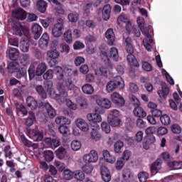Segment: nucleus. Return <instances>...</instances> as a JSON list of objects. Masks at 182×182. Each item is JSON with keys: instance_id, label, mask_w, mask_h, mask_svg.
Here are the masks:
<instances>
[{"instance_id": "f257e3e1", "label": "nucleus", "mask_w": 182, "mask_h": 182, "mask_svg": "<svg viewBox=\"0 0 182 182\" xmlns=\"http://www.w3.org/2000/svg\"><path fill=\"white\" fill-rule=\"evenodd\" d=\"M136 22L142 34L145 36V39L143 41V45L145 49L150 52L151 51V49H153V43L154 41L151 38V35L149 33V29L144 28V18L139 17Z\"/></svg>"}, {"instance_id": "f03ea898", "label": "nucleus", "mask_w": 182, "mask_h": 182, "mask_svg": "<svg viewBox=\"0 0 182 182\" xmlns=\"http://www.w3.org/2000/svg\"><path fill=\"white\" fill-rule=\"evenodd\" d=\"M116 89H124V81L120 76L115 77L113 80L108 82L106 85V90L108 93H112Z\"/></svg>"}, {"instance_id": "7ed1b4c3", "label": "nucleus", "mask_w": 182, "mask_h": 182, "mask_svg": "<svg viewBox=\"0 0 182 182\" xmlns=\"http://www.w3.org/2000/svg\"><path fill=\"white\" fill-rule=\"evenodd\" d=\"M48 69V66L45 63H40L38 64L36 71L35 67L33 65H31L28 68V75L30 80H32L35 76H42L46 70Z\"/></svg>"}, {"instance_id": "20e7f679", "label": "nucleus", "mask_w": 182, "mask_h": 182, "mask_svg": "<svg viewBox=\"0 0 182 182\" xmlns=\"http://www.w3.org/2000/svg\"><path fill=\"white\" fill-rule=\"evenodd\" d=\"M57 90H58L59 94H56L55 97H53L54 100H56L58 103L60 105H62L65 102V100L66 97H68V92H66V90L65 89V85L62 83H59L57 85Z\"/></svg>"}, {"instance_id": "39448f33", "label": "nucleus", "mask_w": 182, "mask_h": 182, "mask_svg": "<svg viewBox=\"0 0 182 182\" xmlns=\"http://www.w3.org/2000/svg\"><path fill=\"white\" fill-rule=\"evenodd\" d=\"M99 161V154L96 150H91L89 154H86L82 157V161L85 164H90V163H97Z\"/></svg>"}, {"instance_id": "423d86ee", "label": "nucleus", "mask_w": 182, "mask_h": 182, "mask_svg": "<svg viewBox=\"0 0 182 182\" xmlns=\"http://www.w3.org/2000/svg\"><path fill=\"white\" fill-rule=\"evenodd\" d=\"M65 26L62 23H55L52 28V36L53 38H60L63 35Z\"/></svg>"}, {"instance_id": "0eeeda50", "label": "nucleus", "mask_w": 182, "mask_h": 182, "mask_svg": "<svg viewBox=\"0 0 182 182\" xmlns=\"http://www.w3.org/2000/svg\"><path fill=\"white\" fill-rule=\"evenodd\" d=\"M77 127L83 133H89L90 128L89 124L83 119L78 118L75 120Z\"/></svg>"}, {"instance_id": "6e6552de", "label": "nucleus", "mask_w": 182, "mask_h": 182, "mask_svg": "<svg viewBox=\"0 0 182 182\" xmlns=\"http://www.w3.org/2000/svg\"><path fill=\"white\" fill-rule=\"evenodd\" d=\"M111 100L114 105H117V106H124V103H126L124 98H123V97H122L117 92H114L111 95Z\"/></svg>"}, {"instance_id": "1a4fd4ad", "label": "nucleus", "mask_w": 182, "mask_h": 182, "mask_svg": "<svg viewBox=\"0 0 182 182\" xmlns=\"http://www.w3.org/2000/svg\"><path fill=\"white\" fill-rule=\"evenodd\" d=\"M99 124H95L92 127V132L90 134V136L92 140L95 141H99L102 139V134L99 132Z\"/></svg>"}, {"instance_id": "9d476101", "label": "nucleus", "mask_w": 182, "mask_h": 182, "mask_svg": "<svg viewBox=\"0 0 182 182\" xmlns=\"http://www.w3.org/2000/svg\"><path fill=\"white\" fill-rule=\"evenodd\" d=\"M13 29L15 35L17 36H22V35H24V36H28V35H29V31L25 28L23 26H21V23L14 26Z\"/></svg>"}, {"instance_id": "9b49d317", "label": "nucleus", "mask_w": 182, "mask_h": 182, "mask_svg": "<svg viewBox=\"0 0 182 182\" xmlns=\"http://www.w3.org/2000/svg\"><path fill=\"white\" fill-rule=\"evenodd\" d=\"M44 88L48 92V95L51 99L53 97H58L55 89H53V82L50 80H46L44 82Z\"/></svg>"}, {"instance_id": "f8f14e48", "label": "nucleus", "mask_w": 182, "mask_h": 182, "mask_svg": "<svg viewBox=\"0 0 182 182\" xmlns=\"http://www.w3.org/2000/svg\"><path fill=\"white\" fill-rule=\"evenodd\" d=\"M87 119L88 122L93 123L95 126H96L97 123H100V122H102V116L96 112L87 114Z\"/></svg>"}, {"instance_id": "ddd939ff", "label": "nucleus", "mask_w": 182, "mask_h": 182, "mask_svg": "<svg viewBox=\"0 0 182 182\" xmlns=\"http://www.w3.org/2000/svg\"><path fill=\"white\" fill-rule=\"evenodd\" d=\"M102 12V18L104 21H109L110 19V12H112V6L110 5L107 4L104 6L103 9H100L97 11V14H101Z\"/></svg>"}, {"instance_id": "4468645a", "label": "nucleus", "mask_w": 182, "mask_h": 182, "mask_svg": "<svg viewBox=\"0 0 182 182\" xmlns=\"http://www.w3.org/2000/svg\"><path fill=\"white\" fill-rule=\"evenodd\" d=\"M100 174L102 180L105 182H109L112 180V175L110 174V170L107 168L105 166H102L100 167Z\"/></svg>"}, {"instance_id": "2eb2a0df", "label": "nucleus", "mask_w": 182, "mask_h": 182, "mask_svg": "<svg viewBox=\"0 0 182 182\" xmlns=\"http://www.w3.org/2000/svg\"><path fill=\"white\" fill-rule=\"evenodd\" d=\"M38 45L41 49L46 50L48 49V45H49V35L47 33H44L39 40Z\"/></svg>"}, {"instance_id": "dca6fc26", "label": "nucleus", "mask_w": 182, "mask_h": 182, "mask_svg": "<svg viewBox=\"0 0 182 182\" xmlns=\"http://www.w3.org/2000/svg\"><path fill=\"white\" fill-rule=\"evenodd\" d=\"M31 33H33L34 39H39V38H41V36L42 35V26H41L38 23L33 24L31 27Z\"/></svg>"}, {"instance_id": "f3484780", "label": "nucleus", "mask_w": 182, "mask_h": 182, "mask_svg": "<svg viewBox=\"0 0 182 182\" xmlns=\"http://www.w3.org/2000/svg\"><path fill=\"white\" fill-rule=\"evenodd\" d=\"M12 16L13 18H16V19L23 21L26 19V11H25L22 9H16V11L12 12Z\"/></svg>"}, {"instance_id": "a211bd4d", "label": "nucleus", "mask_w": 182, "mask_h": 182, "mask_svg": "<svg viewBox=\"0 0 182 182\" xmlns=\"http://www.w3.org/2000/svg\"><path fill=\"white\" fill-rule=\"evenodd\" d=\"M168 87H167V84L163 82L161 84V90H158V95L159 97L164 100L167 99V95H168Z\"/></svg>"}, {"instance_id": "6ab92c4d", "label": "nucleus", "mask_w": 182, "mask_h": 182, "mask_svg": "<svg viewBox=\"0 0 182 182\" xmlns=\"http://www.w3.org/2000/svg\"><path fill=\"white\" fill-rule=\"evenodd\" d=\"M105 36L108 41V45H109L110 46H113L116 41V37L114 36V32L113 31V29L109 28L105 33Z\"/></svg>"}, {"instance_id": "aec40b11", "label": "nucleus", "mask_w": 182, "mask_h": 182, "mask_svg": "<svg viewBox=\"0 0 182 182\" xmlns=\"http://www.w3.org/2000/svg\"><path fill=\"white\" fill-rule=\"evenodd\" d=\"M97 104L103 109H110L112 107V102L107 98H100L97 100Z\"/></svg>"}, {"instance_id": "412c9836", "label": "nucleus", "mask_w": 182, "mask_h": 182, "mask_svg": "<svg viewBox=\"0 0 182 182\" xmlns=\"http://www.w3.org/2000/svg\"><path fill=\"white\" fill-rule=\"evenodd\" d=\"M161 169V160L157 159L150 167L151 173L152 176L157 174V171Z\"/></svg>"}, {"instance_id": "4be33fe9", "label": "nucleus", "mask_w": 182, "mask_h": 182, "mask_svg": "<svg viewBox=\"0 0 182 182\" xmlns=\"http://www.w3.org/2000/svg\"><path fill=\"white\" fill-rule=\"evenodd\" d=\"M102 156L107 163H109V164H114L116 163V157L112 156L108 150L102 151Z\"/></svg>"}, {"instance_id": "5701e85b", "label": "nucleus", "mask_w": 182, "mask_h": 182, "mask_svg": "<svg viewBox=\"0 0 182 182\" xmlns=\"http://www.w3.org/2000/svg\"><path fill=\"white\" fill-rule=\"evenodd\" d=\"M78 24L80 26H82L83 29H85V26L90 29H94L96 28V23L92 20H87L85 21V23L83 21V20H80L78 22Z\"/></svg>"}, {"instance_id": "b1692460", "label": "nucleus", "mask_w": 182, "mask_h": 182, "mask_svg": "<svg viewBox=\"0 0 182 182\" xmlns=\"http://www.w3.org/2000/svg\"><path fill=\"white\" fill-rule=\"evenodd\" d=\"M29 138L32 139L33 141H42L43 140V134L40 131L34 130L32 132Z\"/></svg>"}, {"instance_id": "393cba45", "label": "nucleus", "mask_w": 182, "mask_h": 182, "mask_svg": "<svg viewBox=\"0 0 182 182\" xmlns=\"http://www.w3.org/2000/svg\"><path fill=\"white\" fill-rule=\"evenodd\" d=\"M16 112L18 116H26L28 114V111L26 110V108L23 105L16 103Z\"/></svg>"}, {"instance_id": "a878e982", "label": "nucleus", "mask_w": 182, "mask_h": 182, "mask_svg": "<svg viewBox=\"0 0 182 182\" xmlns=\"http://www.w3.org/2000/svg\"><path fill=\"white\" fill-rule=\"evenodd\" d=\"M82 91L85 95H93L95 93V87L90 84H85L82 87Z\"/></svg>"}, {"instance_id": "bb28decb", "label": "nucleus", "mask_w": 182, "mask_h": 182, "mask_svg": "<svg viewBox=\"0 0 182 182\" xmlns=\"http://www.w3.org/2000/svg\"><path fill=\"white\" fill-rule=\"evenodd\" d=\"M27 106L31 109V110H35L38 107V101L33 97H28L26 99Z\"/></svg>"}, {"instance_id": "cd10ccee", "label": "nucleus", "mask_w": 182, "mask_h": 182, "mask_svg": "<svg viewBox=\"0 0 182 182\" xmlns=\"http://www.w3.org/2000/svg\"><path fill=\"white\" fill-rule=\"evenodd\" d=\"M55 123L56 124H60V126H65V124H70L72 122H70V119L65 117L59 116L55 118Z\"/></svg>"}, {"instance_id": "c85d7f7f", "label": "nucleus", "mask_w": 182, "mask_h": 182, "mask_svg": "<svg viewBox=\"0 0 182 182\" xmlns=\"http://www.w3.org/2000/svg\"><path fill=\"white\" fill-rule=\"evenodd\" d=\"M36 7L39 12H41V14H44V12H46L48 4L43 0H38L36 2Z\"/></svg>"}, {"instance_id": "c756f323", "label": "nucleus", "mask_w": 182, "mask_h": 182, "mask_svg": "<svg viewBox=\"0 0 182 182\" xmlns=\"http://www.w3.org/2000/svg\"><path fill=\"white\" fill-rule=\"evenodd\" d=\"M109 56L114 62H119V50L116 47H112L109 50Z\"/></svg>"}, {"instance_id": "7c9ffc66", "label": "nucleus", "mask_w": 182, "mask_h": 182, "mask_svg": "<svg viewBox=\"0 0 182 182\" xmlns=\"http://www.w3.org/2000/svg\"><path fill=\"white\" fill-rule=\"evenodd\" d=\"M29 46H31L29 40H23L20 42V49L21 52H23L24 53L29 52Z\"/></svg>"}, {"instance_id": "2f4dec72", "label": "nucleus", "mask_w": 182, "mask_h": 182, "mask_svg": "<svg viewBox=\"0 0 182 182\" xmlns=\"http://www.w3.org/2000/svg\"><path fill=\"white\" fill-rule=\"evenodd\" d=\"M134 114L136 117H146L147 116V113L140 106H137L134 109Z\"/></svg>"}, {"instance_id": "473e14b6", "label": "nucleus", "mask_w": 182, "mask_h": 182, "mask_svg": "<svg viewBox=\"0 0 182 182\" xmlns=\"http://www.w3.org/2000/svg\"><path fill=\"white\" fill-rule=\"evenodd\" d=\"M45 107L46 109L47 113L50 119H53L56 116V111L53 107H52V105L49 104V102H46L45 104Z\"/></svg>"}, {"instance_id": "72a5a7b5", "label": "nucleus", "mask_w": 182, "mask_h": 182, "mask_svg": "<svg viewBox=\"0 0 182 182\" xmlns=\"http://www.w3.org/2000/svg\"><path fill=\"white\" fill-rule=\"evenodd\" d=\"M129 21V16L124 14H121L120 16L117 18V23L119 26H124Z\"/></svg>"}, {"instance_id": "f704fd0d", "label": "nucleus", "mask_w": 182, "mask_h": 182, "mask_svg": "<svg viewBox=\"0 0 182 182\" xmlns=\"http://www.w3.org/2000/svg\"><path fill=\"white\" fill-rule=\"evenodd\" d=\"M122 177L125 181H132L133 180V173L129 168H124L122 171Z\"/></svg>"}, {"instance_id": "c9c22d12", "label": "nucleus", "mask_w": 182, "mask_h": 182, "mask_svg": "<svg viewBox=\"0 0 182 182\" xmlns=\"http://www.w3.org/2000/svg\"><path fill=\"white\" fill-rule=\"evenodd\" d=\"M129 65L130 66H134L135 68H139V62L137 61V59H136V57L133 54H128L127 58Z\"/></svg>"}, {"instance_id": "e433bc0d", "label": "nucleus", "mask_w": 182, "mask_h": 182, "mask_svg": "<svg viewBox=\"0 0 182 182\" xmlns=\"http://www.w3.org/2000/svg\"><path fill=\"white\" fill-rule=\"evenodd\" d=\"M18 68L19 64L15 61L11 62L7 67L9 73H15V72H18Z\"/></svg>"}, {"instance_id": "4c0bfd02", "label": "nucleus", "mask_w": 182, "mask_h": 182, "mask_svg": "<svg viewBox=\"0 0 182 182\" xmlns=\"http://www.w3.org/2000/svg\"><path fill=\"white\" fill-rule=\"evenodd\" d=\"M9 58L11 60H16L18 56H19V51L15 48H11L9 51Z\"/></svg>"}, {"instance_id": "58836bf2", "label": "nucleus", "mask_w": 182, "mask_h": 182, "mask_svg": "<svg viewBox=\"0 0 182 182\" xmlns=\"http://www.w3.org/2000/svg\"><path fill=\"white\" fill-rule=\"evenodd\" d=\"M63 177L64 180H67V181L72 180V178L75 177V172L69 169H65L63 173Z\"/></svg>"}, {"instance_id": "ea45409f", "label": "nucleus", "mask_w": 182, "mask_h": 182, "mask_svg": "<svg viewBox=\"0 0 182 182\" xmlns=\"http://www.w3.org/2000/svg\"><path fill=\"white\" fill-rule=\"evenodd\" d=\"M36 118H35V114L32 112H28V117L26 120V126H28V127H31L35 122Z\"/></svg>"}, {"instance_id": "a19ab883", "label": "nucleus", "mask_w": 182, "mask_h": 182, "mask_svg": "<svg viewBox=\"0 0 182 182\" xmlns=\"http://www.w3.org/2000/svg\"><path fill=\"white\" fill-rule=\"evenodd\" d=\"M36 90L37 93H38L39 96L42 97V99H46V97H48L46 91H45V89H43V87L42 85H37L36 87Z\"/></svg>"}, {"instance_id": "79ce46f5", "label": "nucleus", "mask_w": 182, "mask_h": 182, "mask_svg": "<svg viewBox=\"0 0 182 182\" xmlns=\"http://www.w3.org/2000/svg\"><path fill=\"white\" fill-rule=\"evenodd\" d=\"M55 154L60 160H62L65 159V156H66V149L63 147H60L57 149L55 151Z\"/></svg>"}, {"instance_id": "37998d69", "label": "nucleus", "mask_w": 182, "mask_h": 182, "mask_svg": "<svg viewBox=\"0 0 182 182\" xmlns=\"http://www.w3.org/2000/svg\"><path fill=\"white\" fill-rule=\"evenodd\" d=\"M124 146V144H123V141H117L114 144V151L115 153L120 154L122 153V149Z\"/></svg>"}, {"instance_id": "c03bdc74", "label": "nucleus", "mask_w": 182, "mask_h": 182, "mask_svg": "<svg viewBox=\"0 0 182 182\" xmlns=\"http://www.w3.org/2000/svg\"><path fill=\"white\" fill-rule=\"evenodd\" d=\"M64 40L67 43H72L73 42V37L72 36V31L70 30H68L64 33Z\"/></svg>"}, {"instance_id": "a18cd8bd", "label": "nucleus", "mask_w": 182, "mask_h": 182, "mask_svg": "<svg viewBox=\"0 0 182 182\" xmlns=\"http://www.w3.org/2000/svg\"><path fill=\"white\" fill-rule=\"evenodd\" d=\"M54 72H55L58 80H62V79H63V69L60 66L55 67Z\"/></svg>"}, {"instance_id": "49530a36", "label": "nucleus", "mask_w": 182, "mask_h": 182, "mask_svg": "<svg viewBox=\"0 0 182 182\" xmlns=\"http://www.w3.org/2000/svg\"><path fill=\"white\" fill-rule=\"evenodd\" d=\"M108 122L112 127H117L120 126V123H122L120 118H108Z\"/></svg>"}, {"instance_id": "de8ad7c7", "label": "nucleus", "mask_w": 182, "mask_h": 182, "mask_svg": "<svg viewBox=\"0 0 182 182\" xmlns=\"http://www.w3.org/2000/svg\"><path fill=\"white\" fill-rule=\"evenodd\" d=\"M47 56L50 59H58L60 56V53L56 50H49L47 53Z\"/></svg>"}, {"instance_id": "09e8293b", "label": "nucleus", "mask_w": 182, "mask_h": 182, "mask_svg": "<svg viewBox=\"0 0 182 182\" xmlns=\"http://www.w3.org/2000/svg\"><path fill=\"white\" fill-rule=\"evenodd\" d=\"M82 148V144L78 140H73L71 142V149L73 151H77Z\"/></svg>"}, {"instance_id": "8fccbe9b", "label": "nucleus", "mask_w": 182, "mask_h": 182, "mask_svg": "<svg viewBox=\"0 0 182 182\" xmlns=\"http://www.w3.org/2000/svg\"><path fill=\"white\" fill-rule=\"evenodd\" d=\"M160 121L164 126H168L170 123H171V119H170V117L167 114H164L161 116Z\"/></svg>"}, {"instance_id": "3c124183", "label": "nucleus", "mask_w": 182, "mask_h": 182, "mask_svg": "<svg viewBox=\"0 0 182 182\" xmlns=\"http://www.w3.org/2000/svg\"><path fill=\"white\" fill-rule=\"evenodd\" d=\"M129 97L130 102L132 103V105H133V106H135V107H136L137 106H140V101L139 100V98L137 97L130 94Z\"/></svg>"}, {"instance_id": "603ef678", "label": "nucleus", "mask_w": 182, "mask_h": 182, "mask_svg": "<svg viewBox=\"0 0 182 182\" xmlns=\"http://www.w3.org/2000/svg\"><path fill=\"white\" fill-rule=\"evenodd\" d=\"M161 73H162V75L164 76H165V77H166L167 82H168L169 85H174V80H173L171 76H170V74H168V73H167V71L164 68L161 69Z\"/></svg>"}, {"instance_id": "864d4df0", "label": "nucleus", "mask_w": 182, "mask_h": 182, "mask_svg": "<svg viewBox=\"0 0 182 182\" xmlns=\"http://www.w3.org/2000/svg\"><path fill=\"white\" fill-rule=\"evenodd\" d=\"M138 178L140 182H147L149 179V173L145 171H141L138 174Z\"/></svg>"}, {"instance_id": "5fc2aeb1", "label": "nucleus", "mask_w": 182, "mask_h": 182, "mask_svg": "<svg viewBox=\"0 0 182 182\" xmlns=\"http://www.w3.org/2000/svg\"><path fill=\"white\" fill-rule=\"evenodd\" d=\"M43 156L46 161H52L54 159L53 152L52 151H45Z\"/></svg>"}, {"instance_id": "6e6d98bb", "label": "nucleus", "mask_w": 182, "mask_h": 182, "mask_svg": "<svg viewBox=\"0 0 182 182\" xmlns=\"http://www.w3.org/2000/svg\"><path fill=\"white\" fill-rule=\"evenodd\" d=\"M74 177L77 181H83L85 180V173L81 171H76L74 172Z\"/></svg>"}, {"instance_id": "4d7b16f0", "label": "nucleus", "mask_w": 182, "mask_h": 182, "mask_svg": "<svg viewBox=\"0 0 182 182\" xmlns=\"http://www.w3.org/2000/svg\"><path fill=\"white\" fill-rule=\"evenodd\" d=\"M95 73L96 76H106L107 75V68H100L99 70H95Z\"/></svg>"}, {"instance_id": "13d9d810", "label": "nucleus", "mask_w": 182, "mask_h": 182, "mask_svg": "<svg viewBox=\"0 0 182 182\" xmlns=\"http://www.w3.org/2000/svg\"><path fill=\"white\" fill-rule=\"evenodd\" d=\"M101 129H102V132H104L107 134H109V133H110V132L112 130L110 129V125L109 124H107V122H102Z\"/></svg>"}, {"instance_id": "bf43d9fd", "label": "nucleus", "mask_w": 182, "mask_h": 182, "mask_svg": "<svg viewBox=\"0 0 182 182\" xmlns=\"http://www.w3.org/2000/svg\"><path fill=\"white\" fill-rule=\"evenodd\" d=\"M171 130L174 134H180L181 133V127L178 124H173L171 127Z\"/></svg>"}, {"instance_id": "052dcab7", "label": "nucleus", "mask_w": 182, "mask_h": 182, "mask_svg": "<svg viewBox=\"0 0 182 182\" xmlns=\"http://www.w3.org/2000/svg\"><path fill=\"white\" fill-rule=\"evenodd\" d=\"M122 158H119L115 163L116 170H122L124 167V161Z\"/></svg>"}, {"instance_id": "680f3d73", "label": "nucleus", "mask_w": 182, "mask_h": 182, "mask_svg": "<svg viewBox=\"0 0 182 182\" xmlns=\"http://www.w3.org/2000/svg\"><path fill=\"white\" fill-rule=\"evenodd\" d=\"M45 80H50V79H53V70H48L43 75Z\"/></svg>"}, {"instance_id": "e2e57ef3", "label": "nucleus", "mask_w": 182, "mask_h": 182, "mask_svg": "<svg viewBox=\"0 0 182 182\" xmlns=\"http://www.w3.org/2000/svg\"><path fill=\"white\" fill-rule=\"evenodd\" d=\"M142 69L145 70V72H151V70H153V67L151 66V64L146 61H142Z\"/></svg>"}, {"instance_id": "0e129e2a", "label": "nucleus", "mask_w": 182, "mask_h": 182, "mask_svg": "<svg viewBox=\"0 0 182 182\" xmlns=\"http://www.w3.org/2000/svg\"><path fill=\"white\" fill-rule=\"evenodd\" d=\"M65 100L66 105L69 107V109H71V110H76V109H77V105H76V104H75L73 102H72V100H70V99H66V98Z\"/></svg>"}, {"instance_id": "69168bd1", "label": "nucleus", "mask_w": 182, "mask_h": 182, "mask_svg": "<svg viewBox=\"0 0 182 182\" xmlns=\"http://www.w3.org/2000/svg\"><path fill=\"white\" fill-rule=\"evenodd\" d=\"M90 8H92L91 4H87L83 6L84 16H89V15H90Z\"/></svg>"}, {"instance_id": "338daca9", "label": "nucleus", "mask_w": 182, "mask_h": 182, "mask_svg": "<svg viewBox=\"0 0 182 182\" xmlns=\"http://www.w3.org/2000/svg\"><path fill=\"white\" fill-rule=\"evenodd\" d=\"M20 62L23 66H26L29 63V55L24 54L20 58Z\"/></svg>"}, {"instance_id": "774afa93", "label": "nucleus", "mask_w": 182, "mask_h": 182, "mask_svg": "<svg viewBox=\"0 0 182 182\" xmlns=\"http://www.w3.org/2000/svg\"><path fill=\"white\" fill-rule=\"evenodd\" d=\"M85 58L82 57V56H77L75 58L74 60V63L75 65V66H80V65H82V63H83L85 62Z\"/></svg>"}]
</instances>
